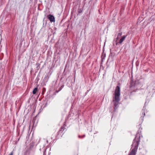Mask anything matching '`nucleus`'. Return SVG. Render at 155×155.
Masks as SVG:
<instances>
[{"label": "nucleus", "mask_w": 155, "mask_h": 155, "mask_svg": "<svg viewBox=\"0 0 155 155\" xmlns=\"http://www.w3.org/2000/svg\"><path fill=\"white\" fill-rule=\"evenodd\" d=\"M140 137L141 135L139 133L137 134L132 145V146L134 147L128 155H135L140 142Z\"/></svg>", "instance_id": "obj_1"}, {"label": "nucleus", "mask_w": 155, "mask_h": 155, "mask_svg": "<svg viewBox=\"0 0 155 155\" xmlns=\"http://www.w3.org/2000/svg\"><path fill=\"white\" fill-rule=\"evenodd\" d=\"M114 96L113 100L114 103V111H115L118 107V105L120 101V88L119 86H117L114 92Z\"/></svg>", "instance_id": "obj_2"}, {"label": "nucleus", "mask_w": 155, "mask_h": 155, "mask_svg": "<svg viewBox=\"0 0 155 155\" xmlns=\"http://www.w3.org/2000/svg\"><path fill=\"white\" fill-rule=\"evenodd\" d=\"M66 125L65 124H63L62 126L60 128L58 132L57 135L56 136V139L58 138L59 137H62L63 135L65 132L67 130V129L66 128Z\"/></svg>", "instance_id": "obj_3"}, {"label": "nucleus", "mask_w": 155, "mask_h": 155, "mask_svg": "<svg viewBox=\"0 0 155 155\" xmlns=\"http://www.w3.org/2000/svg\"><path fill=\"white\" fill-rule=\"evenodd\" d=\"M47 18L49 19L51 22H54L55 21V18L53 15L51 14L47 15Z\"/></svg>", "instance_id": "obj_4"}, {"label": "nucleus", "mask_w": 155, "mask_h": 155, "mask_svg": "<svg viewBox=\"0 0 155 155\" xmlns=\"http://www.w3.org/2000/svg\"><path fill=\"white\" fill-rule=\"evenodd\" d=\"M136 81H131L130 83V88L132 87H136L137 84L136 83Z\"/></svg>", "instance_id": "obj_5"}, {"label": "nucleus", "mask_w": 155, "mask_h": 155, "mask_svg": "<svg viewBox=\"0 0 155 155\" xmlns=\"http://www.w3.org/2000/svg\"><path fill=\"white\" fill-rule=\"evenodd\" d=\"M127 35H124L120 38L118 42L119 44H121L123 41L125 40V38L127 36Z\"/></svg>", "instance_id": "obj_6"}, {"label": "nucleus", "mask_w": 155, "mask_h": 155, "mask_svg": "<svg viewBox=\"0 0 155 155\" xmlns=\"http://www.w3.org/2000/svg\"><path fill=\"white\" fill-rule=\"evenodd\" d=\"M105 57H106L105 53H104L103 52L102 54L101 55L102 61H103V60L105 59Z\"/></svg>", "instance_id": "obj_7"}, {"label": "nucleus", "mask_w": 155, "mask_h": 155, "mask_svg": "<svg viewBox=\"0 0 155 155\" xmlns=\"http://www.w3.org/2000/svg\"><path fill=\"white\" fill-rule=\"evenodd\" d=\"M38 91V88L37 87H35V88L32 92L33 94H35Z\"/></svg>", "instance_id": "obj_8"}, {"label": "nucleus", "mask_w": 155, "mask_h": 155, "mask_svg": "<svg viewBox=\"0 0 155 155\" xmlns=\"http://www.w3.org/2000/svg\"><path fill=\"white\" fill-rule=\"evenodd\" d=\"M64 87V85L62 86L61 87H60L58 91L56 90V93H58V92H59L60 91L61 89L63 88Z\"/></svg>", "instance_id": "obj_9"}, {"label": "nucleus", "mask_w": 155, "mask_h": 155, "mask_svg": "<svg viewBox=\"0 0 155 155\" xmlns=\"http://www.w3.org/2000/svg\"><path fill=\"white\" fill-rule=\"evenodd\" d=\"M78 11L79 13H81L83 12V9L80 8H78Z\"/></svg>", "instance_id": "obj_10"}, {"label": "nucleus", "mask_w": 155, "mask_h": 155, "mask_svg": "<svg viewBox=\"0 0 155 155\" xmlns=\"http://www.w3.org/2000/svg\"><path fill=\"white\" fill-rule=\"evenodd\" d=\"M28 153V154H29L30 153V151H28V150H26L25 152V153L24 155H27Z\"/></svg>", "instance_id": "obj_11"}, {"label": "nucleus", "mask_w": 155, "mask_h": 155, "mask_svg": "<svg viewBox=\"0 0 155 155\" xmlns=\"http://www.w3.org/2000/svg\"><path fill=\"white\" fill-rule=\"evenodd\" d=\"M122 35V32H120L118 34V37H120L121 35Z\"/></svg>", "instance_id": "obj_12"}, {"label": "nucleus", "mask_w": 155, "mask_h": 155, "mask_svg": "<svg viewBox=\"0 0 155 155\" xmlns=\"http://www.w3.org/2000/svg\"><path fill=\"white\" fill-rule=\"evenodd\" d=\"M85 136V135H84L83 136H81L80 135H79L78 137L80 138H83V137H84Z\"/></svg>", "instance_id": "obj_13"}, {"label": "nucleus", "mask_w": 155, "mask_h": 155, "mask_svg": "<svg viewBox=\"0 0 155 155\" xmlns=\"http://www.w3.org/2000/svg\"><path fill=\"white\" fill-rule=\"evenodd\" d=\"M142 116H143V117L145 115V113L144 111H143L142 112Z\"/></svg>", "instance_id": "obj_14"}, {"label": "nucleus", "mask_w": 155, "mask_h": 155, "mask_svg": "<svg viewBox=\"0 0 155 155\" xmlns=\"http://www.w3.org/2000/svg\"><path fill=\"white\" fill-rule=\"evenodd\" d=\"M33 147V145H30L29 149L30 150Z\"/></svg>", "instance_id": "obj_15"}, {"label": "nucleus", "mask_w": 155, "mask_h": 155, "mask_svg": "<svg viewBox=\"0 0 155 155\" xmlns=\"http://www.w3.org/2000/svg\"><path fill=\"white\" fill-rule=\"evenodd\" d=\"M13 151H12L8 155H13Z\"/></svg>", "instance_id": "obj_16"}, {"label": "nucleus", "mask_w": 155, "mask_h": 155, "mask_svg": "<svg viewBox=\"0 0 155 155\" xmlns=\"http://www.w3.org/2000/svg\"><path fill=\"white\" fill-rule=\"evenodd\" d=\"M36 65H38V66H39L40 65V64L39 63H37L36 64Z\"/></svg>", "instance_id": "obj_17"}, {"label": "nucleus", "mask_w": 155, "mask_h": 155, "mask_svg": "<svg viewBox=\"0 0 155 155\" xmlns=\"http://www.w3.org/2000/svg\"><path fill=\"white\" fill-rule=\"evenodd\" d=\"M119 37H118V36L116 38V39L117 40H118V38H119Z\"/></svg>", "instance_id": "obj_18"}, {"label": "nucleus", "mask_w": 155, "mask_h": 155, "mask_svg": "<svg viewBox=\"0 0 155 155\" xmlns=\"http://www.w3.org/2000/svg\"><path fill=\"white\" fill-rule=\"evenodd\" d=\"M45 151H46V150H45L44 151V155H44V154H45Z\"/></svg>", "instance_id": "obj_19"}, {"label": "nucleus", "mask_w": 155, "mask_h": 155, "mask_svg": "<svg viewBox=\"0 0 155 155\" xmlns=\"http://www.w3.org/2000/svg\"><path fill=\"white\" fill-rule=\"evenodd\" d=\"M112 54H113V53H110V54L111 55Z\"/></svg>", "instance_id": "obj_20"}]
</instances>
